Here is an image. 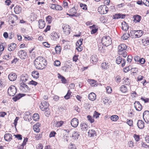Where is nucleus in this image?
Returning <instances> with one entry per match:
<instances>
[{
    "label": "nucleus",
    "instance_id": "nucleus-49",
    "mask_svg": "<svg viewBox=\"0 0 149 149\" xmlns=\"http://www.w3.org/2000/svg\"><path fill=\"white\" fill-rule=\"evenodd\" d=\"M87 118L88 120L91 123H93L94 121V120L92 118L91 116L90 115H88L87 116Z\"/></svg>",
    "mask_w": 149,
    "mask_h": 149
},
{
    "label": "nucleus",
    "instance_id": "nucleus-4",
    "mask_svg": "<svg viewBox=\"0 0 149 149\" xmlns=\"http://www.w3.org/2000/svg\"><path fill=\"white\" fill-rule=\"evenodd\" d=\"M17 92V89L14 86H11L8 88V94L10 96H13Z\"/></svg>",
    "mask_w": 149,
    "mask_h": 149
},
{
    "label": "nucleus",
    "instance_id": "nucleus-46",
    "mask_svg": "<svg viewBox=\"0 0 149 149\" xmlns=\"http://www.w3.org/2000/svg\"><path fill=\"white\" fill-rule=\"evenodd\" d=\"M80 7L83 10H86L87 9V5L83 3L80 4Z\"/></svg>",
    "mask_w": 149,
    "mask_h": 149
},
{
    "label": "nucleus",
    "instance_id": "nucleus-47",
    "mask_svg": "<svg viewBox=\"0 0 149 149\" xmlns=\"http://www.w3.org/2000/svg\"><path fill=\"white\" fill-rule=\"evenodd\" d=\"M124 84L127 85H129L130 84V80L129 78H127V79H124V81L123 82Z\"/></svg>",
    "mask_w": 149,
    "mask_h": 149
},
{
    "label": "nucleus",
    "instance_id": "nucleus-16",
    "mask_svg": "<svg viewBox=\"0 0 149 149\" xmlns=\"http://www.w3.org/2000/svg\"><path fill=\"white\" fill-rule=\"evenodd\" d=\"M32 114L29 112H26L25 113V115L24 117V120L26 121H30V120L31 119Z\"/></svg>",
    "mask_w": 149,
    "mask_h": 149
},
{
    "label": "nucleus",
    "instance_id": "nucleus-11",
    "mask_svg": "<svg viewBox=\"0 0 149 149\" xmlns=\"http://www.w3.org/2000/svg\"><path fill=\"white\" fill-rule=\"evenodd\" d=\"M126 15L121 13H117L114 15L113 16V18L114 19H123L125 18Z\"/></svg>",
    "mask_w": 149,
    "mask_h": 149
},
{
    "label": "nucleus",
    "instance_id": "nucleus-31",
    "mask_svg": "<svg viewBox=\"0 0 149 149\" xmlns=\"http://www.w3.org/2000/svg\"><path fill=\"white\" fill-rule=\"evenodd\" d=\"M142 42L143 45L144 46H147L149 45V38L143 39L142 40Z\"/></svg>",
    "mask_w": 149,
    "mask_h": 149
},
{
    "label": "nucleus",
    "instance_id": "nucleus-28",
    "mask_svg": "<svg viewBox=\"0 0 149 149\" xmlns=\"http://www.w3.org/2000/svg\"><path fill=\"white\" fill-rule=\"evenodd\" d=\"M38 22L39 23V28L40 29H42L44 28L45 25V22L42 19L39 20Z\"/></svg>",
    "mask_w": 149,
    "mask_h": 149
},
{
    "label": "nucleus",
    "instance_id": "nucleus-27",
    "mask_svg": "<svg viewBox=\"0 0 149 149\" xmlns=\"http://www.w3.org/2000/svg\"><path fill=\"white\" fill-rule=\"evenodd\" d=\"M134 22L135 23L139 22L141 20V17L139 15H136L133 16Z\"/></svg>",
    "mask_w": 149,
    "mask_h": 149
},
{
    "label": "nucleus",
    "instance_id": "nucleus-62",
    "mask_svg": "<svg viewBox=\"0 0 149 149\" xmlns=\"http://www.w3.org/2000/svg\"><path fill=\"white\" fill-rule=\"evenodd\" d=\"M56 5L54 4H49V6L52 9L55 10Z\"/></svg>",
    "mask_w": 149,
    "mask_h": 149
},
{
    "label": "nucleus",
    "instance_id": "nucleus-17",
    "mask_svg": "<svg viewBox=\"0 0 149 149\" xmlns=\"http://www.w3.org/2000/svg\"><path fill=\"white\" fill-rule=\"evenodd\" d=\"M79 123V120L78 119L76 118H73L71 122V125L74 127H77Z\"/></svg>",
    "mask_w": 149,
    "mask_h": 149
},
{
    "label": "nucleus",
    "instance_id": "nucleus-23",
    "mask_svg": "<svg viewBox=\"0 0 149 149\" xmlns=\"http://www.w3.org/2000/svg\"><path fill=\"white\" fill-rule=\"evenodd\" d=\"M16 44L15 43L10 44L8 47V50L10 51H14L16 47Z\"/></svg>",
    "mask_w": 149,
    "mask_h": 149
},
{
    "label": "nucleus",
    "instance_id": "nucleus-15",
    "mask_svg": "<svg viewBox=\"0 0 149 149\" xmlns=\"http://www.w3.org/2000/svg\"><path fill=\"white\" fill-rule=\"evenodd\" d=\"M21 90L24 92H27L30 90V88L25 83H21L20 84Z\"/></svg>",
    "mask_w": 149,
    "mask_h": 149
},
{
    "label": "nucleus",
    "instance_id": "nucleus-1",
    "mask_svg": "<svg viewBox=\"0 0 149 149\" xmlns=\"http://www.w3.org/2000/svg\"><path fill=\"white\" fill-rule=\"evenodd\" d=\"M34 65L38 69H43L47 65V61L43 57L41 56L37 57L34 61Z\"/></svg>",
    "mask_w": 149,
    "mask_h": 149
},
{
    "label": "nucleus",
    "instance_id": "nucleus-44",
    "mask_svg": "<svg viewBox=\"0 0 149 149\" xmlns=\"http://www.w3.org/2000/svg\"><path fill=\"white\" fill-rule=\"evenodd\" d=\"M63 123V122L62 121L57 122L56 124V126L57 127H59L61 126Z\"/></svg>",
    "mask_w": 149,
    "mask_h": 149
},
{
    "label": "nucleus",
    "instance_id": "nucleus-56",
    "mask_svg": "<svg viewBox=\"0 0 149 149\" xmlns=\"http://www.w3.org/2000/svg\"><path fill=\"white\" fill-rule=\"evenodd\" d=\"M14 136H15V138H17L18 140H21L22 139V136L21 134H14Z\"/></svg>",
    "mask_w": 149,
    "mask_h": 149
},
{
    "label": "nucleus",
    "instance_id": "nucleus-8",
    "mask_svg": "<svg viewBox=\"0 0 149 149\" xmlns=\"http://www.w3.org/2000/svg\"><path fill=\"white\" fill-rule=\"evenodd\" d=\"M41 105L40 106V107L41 110L42 111H45L47 110L49 104L48 102L45 101H42L41 103Z\"/></svg>",
    "mask_w": 149,
    "mask_h": 149
},
{
    "label": "nucleus",
    "instance_id": "nucleus-12",
    "mask_svg": "<svg viewBox=\"0 0 149 149\" xmlns=\"http://www.w3.org/2000/svg\"><path fill=\"white\" fill-rule=\"evenodd\" d=\"M134 106L136 109L138 111H140L142 109V106L139 101H136L134 103Z\"/></svg>",
    "mask_w": 149,
    "mask_h": 149
},
{
    "label": "nucleus",
    "instance_id": "nucleus-24",
    "mask_svg": "<svg viewBox=\"0 0 149 149\" xmlns=\"http://www.w3.org/2000/svg\"><path fill=\"white\" fill-rule=\"evenodd\" d=\"M58 77L61 79V81L63 84H66L68 82V81L64 77L59 74Z\"/></svg>",
    "mask_w": 149,
    "mask_h": 149
},
{
    "label": "nucleus",
    "instance_id": "nucleus-21",
    "mask_svg": "<svg viewBox=\"0 0 149 149\" xmlns=\"http://www.w3.org/2000/svg\"><path fill=\"white\" fill-rule=\"evenodd\" d=\"M12 136L10 134H6L4 136L5 140L8 141H10L12 139Z\"/></svg>",
    "mask_w": 149,
    "mask_h": 149
},
{
    "label": "nucleus",
    "instance_id": "nucleus-9",
    "mask_svg": "<svg viewBox=\"0 0 149 149\" xmlns=\"http://www.w3.org/2000/svg\"><path fill=\"white\" fill-rule=\"evenodd\" d=\"M116 62L118 64H120L122 62L121 66L122 67H123L125 65L126 61L125 59H122L121 56H119L116 58Z\"/></svg>",
    "mask_w": 149,
    "mask_h": 149
},
{
    "label": "nucleus",
    "instance_id": "nucleus-50",
    "mask_svg": "<svg viewBox=\"0 0 149 149\" xmlns=\"http://www.w3.org/2000/svg\"><path fill=\"white\" fill-rule=\"evenodd\" d=\"M52 17L50 16H48L46 17V20L47 22H48V23L50 24L52 22Z\"/></svg>",
    "mask_w": 149,
    "mask_h": 149
},
{
    "label": "nucleus",
    "instance_id": "nucleus-33",
    "mask_svg": "<svg viewBox=\"0 0 149 149\" xmlns=\"http://www.w3.org/2000/svg\"><path fill=\"white\" fill-rule=\"evenodd\" d=\"M32 75L33 78L37 79L39 77V73L37 71H33L32 72Z\"/></svg>",
    "mask_w": 149,
    "mask_h": 149
},
{
    "label": "nucleus",
    "instance_id": "nucleus-18",
    "mask_svg": "<svg viewBox=\"0 0 149 149\" xmlns=\"http://www.w3.org/2000/svg\"><path fill=\"white\" fill-rule=\"evenodd\" d=\"M28 75L26 74H22L20 77V80L22 81V83H25L28 79Z\"/></svg>",
    "mask_w": 149,
    "mask_h": 149
},
{
    "label": "nucleus",
    "instance_id": "nucleus-54",
    "mask_svg": "<svg viewBox=\"0 0 149 149\" xmlns=\"http://www.w3.org/2000/svg\"><path fill=\"white\" fill-rule=\"evenodd\" d=\"M60 64L61 63L60 61L58 60L55 61L54 62V65L56 66H60Z\"/></svg>",
    "mask_w": 149,
    "mask_h": 149
},
{
    "label": "nucleus",
    "instance_id": "nucleus-43",
    "mask_svg": "<svg viewBox=\"0 0 149 149\" xmlns=\"http://www.w3.org/2000/svg\"><path fill=\"white\" fill-rule=\"evenodd\" d=\"M118 117L117 115H113L111 117V120L114 121L118 120Z\"/></svg>",
    "mask_w": 149,
    "mask_h": 149
},
{
    "label": "nucleus",
    "instance_id": "nucleus-2",
    "mask_svg": "<svg viewBox=\"0 0 149 149\" xmlns=\"http://www.w3.org/2000/svg\"><path fill=\"white\" fill-rule=\"evenodd\" d=\"M127 46L124 44H120L118 47V54L121 55L124 57H126L127 55Z\"/></svg>",
    "mask_w": 149,
    "mask_h": 149
},
{
    "label": "nucleus",
    "instance_id": "nucleus-63",
    "mask_svg": "<svg viewBox=\"0 0 149 149\" xmlns=\"http://www.w3.org/2000/svg\"><path fill=\"white\" fill-rule=\"evenodd\" d=\"M134 137L136 141H138L139 140V136L138 135L135 134Z\"/></svg>",
    "mask_w": 149,
    "mask_h": 149
},
{
    "label": "nucleus",
    "instance_id": "nucleus-14",
    "mask_svg": "<svg viewBox=\"0 0 149 149\" xmlns=\"http://www.w3.org/2000/svg\"><path fill=\"white\" fill-rule=\"evenodd\" d=\"M64 32L66 35H68L70 33V26L68 25H66L64 27L62 26Z\"/></svg>",
    "mask_w": 149,
    "mask_h": 149
},
{
    "label": "nucleus",
    "instance_id": "nucleus-13",
    "mask_svg": "<svg viewBox=\"0 0 149 149\" xmlns=\"http://www.w3.org/2000/svg\"><path fill=\"white\" fill-rule=\"evenodd\" d=\"M8 78L10 81H14L16 79L17 75L15 73L11 72L9 74Z\"/></svg>",
    "mask_w": 149,
    "mask_h": 149
},
{
    "label": "nucleus",
    "instance_id": "nucleus-32",
    "mask_svg": "<svg viewBox=\"0 0 149 149\" xmlns=\"http://www.w3.org/2000/svg\"><path fill=\"white\" fill-rule=\"evenodd\" d=\"M91 61L93 63H96L97 61V56L95 55H92L91 57Z\"/></svg>",
    "mask_w": 149,
    "mask_h": 149
},
{
    "label": "nucleus",
    "instance_id": "nucleus-55",
    "mask_svg": "<svg viewBox=\"0 0 149 149\" xmlns=\"http://www.w3.org/2000/svg\"><path fill=\"white\" fill-rule=\"evenodd\" d=\"M28 84H29L32 85L34 86H36L37 84L38 83L35 81L32 80L31 81L29 82Z\"/></svg>",
    "mask_w": 149,
    "mask_h": 149
},
{
    "label": "nucleus",
    "instance_id": "nucleus-38",
    "mask_svg": "<svg viewBox=\"0 0 149 149\" xmlns=\"http://www.w3.org/2000/svg\"><path fill=\"white\" fill-rule=\"evenodd\" d=\"M79 135V134H78L77 132H74L73 133V134L72 137L73 138V139L75 140L78 139Z\"/></svg>",
    "mask_w": 149,
    "mask_h": 149
},
{
    "label": "nucleus",
    "instance_id": "nucleus-36",
    "mask_svg": "<svg viewBox=\"0 0 149 149\" xmlns=\"http://www.w3.org/2000/svg\"><path fill=\"white\" fill-rule=\"evenodd\" d=\"M88 133L89 136L90 137H94L95 136H96L95 131L93 130H89Z\"/></svg>",
    "mask_w": 149,
    "mask_h": 149
},
{
    "label": "nucleus",
    "instance_id": "nucleus-40",
    "mask_svg": "<svg viewBox=\"0 0 149 149\" xmlns=\"http://www.w3.org/2000/svg\"><path fill=\"white\" fill-rule=\"evenodd\" d=\"M130 36V34L129 33L125 34L121 37V38L124 40H125L129 38Z\"/></svg>",
    "mask_w": 149,
    "mask_h": 149
},
{
    "label": "nucleus",
    "instance_id": "nucleus-19",
    "mask_svg": "<svg viewBox=\"0 0 149 149\" xmlns=\"http://www.w3.org/2000/svg\"><path fill=\"white\" fill-rule=\"evenodd\" d=\"M137 125L140 129H143L144 127V123L142 120H138Z\"/></svg>",
    "mask_w": 149,
    "mask_h": 149
},
{
    "label": "nucleus",
    "instance_id": "nucleus-10",
    "mask_svg": "<svg viewBox=\"0 0 149 149\" xmlns=\"http://www.w3.org/2000/svg\"><path fill=\"white\" fill-rule=\"evenodd\" d=\"M143 118L145 122L149 124V111L146 110L143 113Z\"/></svg>",
    "mask_w": 149,
    "mask_h": 149
},
{
    "label": "nucleus",
    "instance_id": "nucleus-37",
    "mask_svg": "<svg viewBox=\"0 0 149 149\" xmlns=\"http://www.w3.org/2000/svg\"><path fill=\"white\" fill-rule=\"evenodd\" d=\"M55 49L56 54H60L61 50V48L60 46H56L55 47Z\"/></svg>",
    "mask_w": 149,
    "mask_h": 149
},
{
    "label": "nucleus",
    "instance_id": "nucleus-3",
    "mask_svg": "<svg viewBox=\"0 0 149 149\" xmlns=\"http://www.w3.org/2000/svg\"><path fill=\"white\" fill-rule=\"evenodd\" d=\"M102 43L103 45L108 46L112 43V40L109 36H104L103 37Z\"/></svg>",
    "mask_w": 149,
    "mask_h": 149
},
{
    "label": "nucleus",
    "instance_id": "nucleus-26",
    "mask_svg": "<svg viewBox=\"0 0 149 149\" xmlns=\"http://www.w3.org/2000/svg\"><path fill=\"white\" fill-rule=\"evenodd\" d=\"M14 12L16 14H18L21 13L22 8L19 6L17 5L14 8Z\"/></svg>",
    "mask_w": 149,
    "mask_h": 149
},
{
    "label": "nucleus",
    "instance_id": "nucleus-22",
    "mask_svg": "<svg viewBox=\"0 0 149 149\" xmlns=\"http://www.w3.org/2000/svg\"><path fill=\"white\" fill-rule=\"evenodd\" d=\"M111 64L110 63L104 62L101 64V67L104 70H106L109 68V66Z\"/></svg>",
    "mask_w": 149,
    "mask_h": 149
},
{
    "label": "nucleus",
    "instance_id": "nucleus-42",
    "mask_svg": "<svg viewBox=\"0 0 149 149\" xmlns=\"http://www.w3.org/2000/svg\"><path fill=\"white\" fill-rule=\"evenodd\" d=\"M33 120L35 121H37L39 119V116L37 113H34L33 116Z\"/></svg>",
    "mask_w": 149,
    "mask_h": 149
},
{
    "label": "nucleus",
    "instance_id": "nucleus-5",
    "mask_svg": "<svg viewBox=\"0 0 149 149\" xmlns=\"http://www.w3.org/2000/svg\"><path fill=\"white\" fill-rule=\"evenodd\" d=\"M108 8L105 5H102L99 7L98 9V10L101 14H106L108 11Z\"/></svg>",
    "mask_w": 149,
    "mask_h": 149
},
{
    "label": "nucleus",
    "instance_id": "nucleus-60",
    "mask_svg": "<svg viewBox=\"0 0 149 149\" xmlns=\"http://www.w3.org/2000/svg\"><path fill=\"white\" fill-rule=\"evenodd\" d=\"M107 91L108 93H111L112 91V89L111 88L110 86H107L106 88Z\"/></svg>",
    "mask_w": 149,
    "mask_h": 149
},
{
    "label": "nucleus",
    "instance_id": "nucleus-34",
    "mask_svg": "<svg viewBox=\"0 0 149 149\" xmlns=\"http://www.w3.org/2000/svg\"><path fill=\"white\" fill-rule=\"evenodd\" d=\"M71 92L70 90L68 91L67 94L65 96L64 98L66 100H68L70 98V97L72 96L71 95Z\"/></svg>",
    "mask_w": 149,
    "mask_h": 149
},
{
    "label": "nucleus",
    "instance_id": "nucleus-58",
    "mask_svg": "<svg viewBox=\"0 0 149 149\" xmlns=\"http://www.w3.org/2000/svg\"><path fill=\"white\" fill-rule=\"evenodd\" d=\"M56 133L54 131L51 132L49 135V137L51 138L52 137H54L55 135L56 134Z\"/></svg>",
    "mask_w": 149,
    "mask_h": 149
},
{
    "label": "nucleus",
    "instance_id": "nucleus-20",
    "mask_svg": "<svg viewBox=\"0 0 149 149\" xmlns=\"http://www.w3.org/2000/svg\"><path fill=\"white\" fill-rule=\"evenodd\" d=\"M25 95V94L19 93L17 95H16L15 97L13 98L12 99L14 101L16 102L22 97L24 96Z\"/></svg>",
    "mask_w": 149,
    "mask_h": 149
},
{
    "label": "nucleus",
    "instance_id": "nucleus-45",
    "mask_svg": "<svg viewBox=\"0 0 149 149\" xmlns=\"http://www.w3.org/2000/svg\"><path fill=\"white\" fill-rule=\"evenodd\" d=\"M6 45V43H2L0 45V52L3 50Z\"/></svg>",
    "mask_w": 149,
    "mask_h": 149
},
{
    "label": "nucleus",
    "instance_id": "nucleus-51",
    "mask_svg": "<svg viewBox=\"0 0 149 149\" xmlns=\"http://www.w3.org/2000/svg\"><path fill=\"white\" fill-rule=\"evenodd\" d=\"M100 115V113L97 112L96 111H95L93 117L94 118H97L99 117V116Z\"/></svg>",
    "mask_w": 149,
    "mask_h": 149
},
{
    "label": "nucleus",
    "instance_id": "nucleus-35",
    "mask_svg": "<svg viewBox=\"0 0 149 149\" xmlns=\"http://www.w3.org/2000/svg\"><path fill=\"white\" fill-rule=\"evenodd\" d=\"M120 91L123 93H125L127 91V89L125 85H122L120 88Z\"/></svg>",
    "mask_w": 149,
    "mask_h": 149
},
{
    "label": "nucleus",
    "instance_id": "nucleus-25",
    "mask_svg": "<svg viewBox=\"0 0 149 149\" xmlns=\"http://www.w3.org/2000/svg\"><path fill=\"white\" fill-rule=\"evenodd\" d=\"M52 36V38L54 40H57L60 37V35L58 33L55 32H53L51 33Z\"/></svg>",
    "mask_w": 149,
    "mask_h": 149
},
{
    "label": "nucleus",
    "instance_id": "nucleus-64",
    "mask_svg": "<svg viewBox=\"0 0 149 149\" xmlns=\"http://www.w3.org/2000/svg\"><path fill=\"white\" fill-rule=\"evenodd\" d=\"M43 44L44 46L47 47H50V44L48 42H45L43 43Z\"/></svg>",
    "mask_w": 149,
    "mask_h": 149
},
{
    "label": "nucleus",
    "instance_id": "nucleus-6",
    "mask_svg": "<svg viewBox=\"0 0 149 149\" xmlns=\"http://www.w3.org/2000/svg\"><path fill=\"white\" fill-rule=\"evenodd\" d=\"M131 34H134L135 35V38H139L142 36L143 33V32L141 30H132L131 31Z\"/></svg>",
    "mask_w": 149,
    "mask_h": 149
},
{
    "label": "nucleus",
    "instance_id": "nucleus-39",
    "mask_svg": "<svg viewBox=\"0 0 149 149\" xmlns=\"http://www.w3.org/2000/svg\"><path fill=\"white\" fill-rule=\"evenodd\" d=\"M83 39L80 38L78 40L76 43V46L77 47L80 46L82 45Z\"/></svg>",
    "mask_w": 149,
    "mask_h": 149
},
{
    "label": "nucleus",
    "instance_id": "nucleus-7",
    "mask_svg": "<svg viewBox=\"0 0 149 149\" xmlns=\"http://www.w3.org/2000/svg\"><path fill=\"white\" fill-rule=\"evenodd\" d=\"M18 56L22 60L25 59L27 56V53L26 52L23 50L19 51L17 53Z\"/></svg>",
    "mask_w": 149,
    "mask_h": 149
},
{
    "label": "nucleus",
    "instance_id": "nucleus-48",
    "mask_svg": "<svg viewBox=\"0 0 149 149\" xmlns=\"http://www.w3.org/2000/svg\"><path fill=\"white\" fill-rule=\"evenodd\" d=\"M67 15H68L70 17H77L79 16V14L78 13H77L76 12H73V14H69L68 13H67Z\"/></svg>",
    "mask_w": 149,
    "mask_h": 149
},
{
    "label": "nucleus",
    "instance_id": "nucleus-57",
    "mask_svg": "<svg viewBox=\"0 0 149 149\" xmlns=\"http://www.w3.org/2000/svg\"><path fill=\"white\" fill-rule=\"evenodd\" d=\"M11 57H12L10 56L9 54L4 55L3 57V59H5L7 60L10 59Z\"/></svg>",
    "mask_w": 149,
    "mask_h": 149
},
{
    "label": "nucleus",
    "instance_id": "nucleus-59",
    "mask_svg": "<svg viewBox=\"0 0 149 149\" xmlns=\"http://www.w3.org/2000/svg\"><path fill=\"white\" fill-rule=\"evenodd\" d=\"M62 7L61 6L58 5H56L55 10H62Z\"/></svg>",
    "mask_w": 149,
    "mask_h": 149
},
{
    "label": "nucleus",
    "instance_id": "nucleus-52",
    "mask_svg": "<svg viewBox=\"0 0 149 149\" xmlns=\"http://www.w3.org/2000/svg\"><path fill=\"white\" fill-rule=\"evenodd\" d=\"M33 129L34 131L36 132H38L40 131V129L39 127H37V126L35 125L33 126Z\"/></svg>",
    "mask_w": 149,
    "mask_h": 149
},
{
    "label": "nucleus",
    "instance_id": "nucleus-61",
    "mask_svg": "<svg viewBox=\"0 0 149 149\" xmlns=\"http://www.w3.org/2000/svg\"><path fill=\"white\" fill-rule=\"evenodd\" d=\"M98 31L97 28H95L92 29L91 31V34H93L96 33Z\"/></svg>",
    "mask_w": 149,
    "mask_h": 149
},
{
    "label": "nucleus",
    "instance_id": "nucleus-53",
    "mask_svg": "<svg viewBox=\"0 0 149 149\" xmlns=\"http://www.w3.org/2000/svg\"><path fill=\"white\" fill-rule=\"evenodd\" d=\"M122 29L124 31H127V30L129 29L127 24H124L122 26Z\"/></svg>",
    "mask_w": 149,
    "mask_h": 149
},
{
    "label": "nucleus",
    "instance_id": "nucleus-41",
    "mask_svg": "<svg viewBox=\"0 0 149 149\" xmlns=\"http://www.w3.org/2000/svg\"><path fill=\"white\" fill-rule=\"evenodd\" d=\"M69 67V66L66 65L62 67L61 69L63 71L65 72H67L68 71Z\"/></svg>",
    "mask_w": 149,
    "mask_h": 149
},
{
    "label": "nucleus",
    "instance_id": "nucleus-29",
    "mask_svg": "<svg viewBox=\"0 0 149 149\" xmlns=\"http://www.w3.org/2000/svg\"><path fill=\"white\" fill-rule=\"evenodd\" d=\"M88 126L86 123H81L80 124V127L81 130L83 131L86 130L88 129Z\"/></svg>",
    "mask_w": 149,
    "mask_h": 149
},
{
    "label": "nucleus",
    "instance_id": "nucleus-30",
    "mask_svg": "<svg viewBox=\"0 0 149 149\" xmlns=\"http://www.w3.org/2000/svg\"><path fill=\"white\" fill-rule=\"evenodd\" d=\"M88 97L89 100L93 101L96 99V95L93 93H91L89 94Z\"/></svg>",
    "mask_w": 149,
    "mask_h": 149
}]
</instances>
